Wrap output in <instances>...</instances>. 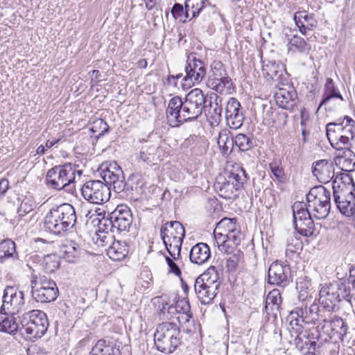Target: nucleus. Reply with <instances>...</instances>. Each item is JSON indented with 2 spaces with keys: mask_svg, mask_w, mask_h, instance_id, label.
I'll return each mask as SVG.
<instances>
[{
  "mask_svg": "<svg viewBox=\"0 0 355 355\" xmlns=\"http://www.w3.org/2000/svg\"><path fill=\"white\" fill-rule=\"evenodd\" d=\"M296 26L302 35H306L308 31L314 30L318 25V21L313 13L306 10L297 11L293 16Z\"/></svg>",
  "mask_w": 355,
  "mask_h": 355,
  "instance_id": "23",
  "label": "nucleus"
},
{
  "mask_svg": "<svg viewBox=\"0 0 355 355\" xmlns=\"http://www.w3.org/2000/svg\"><path fill=\"white\" fill-rule=\"evenodd\" d=\"M312 173L320 182L324 184L333 181L336 176L334 162L327 159L314 162L312 165Z\"/></svg>",
  "mask_w": 355,
  "mask_h": 355,
  "instance_id": "20",
  "label": "nucleus"
},
{
  "mask_svg": "<svg viewBox=\"0 0 355 355\" xmlns=\"http://www.w3.org/2000/svg\"><path fill=\"white\" fill-rule=\"evenodd\" d=\"M207 86L218 93H230L232 89V79L228 76L224 64L220 60H214L210 65Z\"/></svg>",
  "mask_w": 355,
  "mask_h": 355,
  "instance_id": "10",
  "label": "nucleus"
},
{
  "mask_svg": "<svg viewBox=\"0 0 355 355\" xmlns=\"http://www.w3.org/2000/svg\"><path fill=\"white\" fill-rule=\"evenodd\" d=\"M303 243L300 236L295 234H290L286 241V255L291 257L294 254L300 253L302 250Z\"/></svg>",
  "mask_w": 355,
  "mask_h": 355,
  "instance_id": "41",
  "label": "nucleus"
},
{
  "mask_svg": "<svg viewBox=\"0 0 355 355\" xmlns=\"http://www.w3.org/2000/svg\"><path fill=\"white\" fill-rule=\"evenodd\" d=\"M333 98H338L342 101H344L338 88L335 85L333 79L327 78L324 87L322 99L319 105L318 109L322 105H327V103Z\"/></svg>",
  "mask_w": 355,
  "mask_h": 355,
  "instance_id": "31",
  "label": "nucleus"
},
{
  "mask_svg": "<svg viewBox=\"0 0 355 355\" xmlns=\"http://www.w3.org/2000/svg\"><path fill=\"white\" fill-rule=\"evenodd\" d=\"M31 289L33 299L41 303L55 300L59 293L56 283L46 276L33 277Z\"/></svg>",
  "mask_w": 355,
  "mask_h": 355,
  "instance_id": "9",
  "label": "nucleus"
},
{
  "mask_svg": "<svg viewBox=\"0 0 355 355\" xmlns=\"http://www.w3.org/2000/svg\"><path fill=\"white\" fill-rule=\"evenodd\" d=\"M234 144L239 148V150L245 152L254 146V141L252 135L239 133L234 137Z\"/></svg>",
  "mask_w": 355,
  "mask_h": 355,
  "instance_id": "42",
  "label": "nucleus"
},
{
  "mask_svg": "<svg viewBox=\"0 0 355 355\" xmlns=\"http://www.w3.org/2000/svg\"><path fill=\"white\" fill-rule=\"evenodd\" d=\"M291 281V269L288 265L279 261H275L270 265L268 271V282L269 284L284 287Z\"/></svg>",
  "mask_w": 355,
  "mask_h": 355,
  "instance_id": "16",
  "label": "nucleus"
},
{
  "mask_svg": "<svg viewBox=\"0 0 355 355\" xmlns=\"http://www.w3.org/2000/svg\"><path fill=\"white\" fill-rule=\"evenodd\" d=\"M296 288L299 292V300L302 302L306 301L309 296V290L307 283L302 282H297Z\"/></svg>",
  "mask_w": 355,
  "mask_h": 355,
  "instance_id": "59",
  "label": "nucleus"
},
{
  "mask_svg": "<svg viewBox=\"0 0 355 355\" xmlns=\"http://www.w3.org/2000/svg\"><path fill=\"white\" fill-rule=\"evenodd\" d=\"M297 94L291 89L288 91L286 89H280L275 95L276 103L279 107L293 111L296 105Z\"/></svg>",
  "mask_w": 355,
  "mask_h": 355,
  "instance_id": "25",
  "label": "nucleus"
},
{
  "mask_svg": "<svg viewBox=\"0 0 355 355\" xmlns=\"http://www.w3.org/2000/svg\"><path fill=\"white\" fill-rule=\"evenodd\" d=\"M284 32L288 40V50H292L293 48H295L297 51L302 53L309 50V45L301 37L296 35H293L291 37H288V33L291 32V28H284Z\"/></svg>",
  "mask_w": 355,
  "mask_h": 355,
  "instance_id": "38",
  "label": "nucleus"
},
{
  "mask_svg": "<svg viewBox=\"0 0 355 355\" xmlns=\"http://www.w3.org/2000/svg\"><path fill=\"white\" fill-rule=\"evenodd\" d=\"M236 218H223L217 224L214 234L216 239H222L223 243L218 246L220 251L227 253L225 249L230 243L237 245L241 241V232Z\"/></svg>",
  "mask_w": 355,
  "mask_h": 355,
  "instance_id": "7",
  "label": "nucleus"
},
{
  "mask_svg": "<svg viewBox=\"0 0 355 355\" xmlns=\"http://www.w3.org/2000/svg\"><path fill=\"white\" fill-rule=\"evenodd\" d=\"M154 146H143L139 153V159L146 163H151L153 160Z\"/></svg>",
  "mask_w": 355,
  "mask_h": 355,
  "instance_id": "56",
  "label": "nucleus"
},
{
  "mask_svg": "<svg viewBox=\"0 0 355 355\" xmlns=\"http://www.w3.org/2000/svg\"><path fill=\"white\" fill-rule=\"evenodd\" d=\"M293 224L298 223L313 216L309 207H306V204L303 202H295L293 205Z\"/></svg>",
  "mask_w": 355,
  "mask_h": 355,
  "instance_id": "39",
  "label": "nucleus"
},
{
  "mask_svg": "<svg viewBox=\"0 0 355 355\" xmlns=\"http://www.w3.org/2000/svg\"><path fill=\"white\" fill-rule=\"evenodd\" d=\"M201 279H196L194 283V291L198 300L202 304H209L216 296L217 293L215 290H210L208 285H201Z\"/></svg>",
  "mask_w": 355,
  "mask_h": 355,
  "instance_id": "30",
  "label": "nucleus"
},
{
  "mask_svg": "<svg viewBox=\"0 0 355 355\" xmlns=\"http://www.w3.org/2000/svg\"><path fill=\"white\" fill-rule=\"evenodd\" d=\"M206 96L200 89L191 90L182 100L178 96L170 99L166 110L168 120L183 123L196 119L205 107Z\"/></svg>",
  "mask_w": 355,
  "mask_h": 355,
  "instance_id": "1",
  "label": "nucleus"
},
{
  "mask_svg": "<svg viewBox=\"0 0 355 355\" xmlns=\"http://www.w3.org/2000/svg\"><path fill=\"white\" fill-rule=\"evenodd\" d=\"M219 15V11L215 5H212L207 0V3L204 8L202 17L204 19Z\"/></svg>",
  "mask_w": 355,
  "mask_h": 355,
  "instance_id": "58",
  "label": "nucleus"
},
{
  "mask_svg": "<svg viewBox=\"0 0 355 355\" xmlns=\"http://www.w3.org/2000/svg\"><path fill=\"white\" fill-rule=\"evenodd\" d=\"M225 175L216 179L214 188L220 197L232 199L238 196L236 192L243 188L248 176L245 170L239 167L227 171Z\"/></svg>",
  "mask_w": 355,
  "mask_h": 355,
  "instance_id": "5",
  "label": "nucleus"
},
{
  "mask_svg": "<svg viewBox=\"0 0 355 355\" xmlns=\"http://www.w3.org/2000/svg\"><path fill=\"white\" fill-rule=\"evenodd\" d=\"M166 261L169 268V272L175 274L176 276H180L181 270L178 266L174 262L173 259L166 257Z\"/></svg>",
  "mask_w": 355,
  "mask_h": 355,
  "instance_id": "63",
  "label": "nucleus"
},
{
  "mask_svg": "<svg viewBox=\"0 0 355 355\" xmlns=\"http://www.w3.org/2000/svg\"><path fill=\"white\" fill-rule=\"evenodd\" d=\"M173 314H182V313H189L191 311L190 304L186 299L179 300L175 306H173Z\"/></svg>",
  "mask_w": 355,
  "mask_h": 355,
  "instance_id": "57",
  "label": "nucleus"
},
{
  "mask_svg": "<svg viewBox=\"0 0 355 355\" xmlns=\"http://www.w3.org/2000/svg\"><path fill=\"white\" fill-rule=\"evenodd\" d=\"M206 3L207 0H185L184 7L186 18H189L190 13L191 14V19L200 15L202 17Z\"/></svg>",
  "mask_w": 355,
  "mask_h": 355,
  "instance_id": "34",
  "label": "nucleus"
},
{
  "mask_svg": "<svg viewBox=\"0 0 355 355\" xmlns=\"http://www.w3.org/2000/svg\"><path fill=\"white\" fill-rule=\"evenodd\" d=\"M225 119L227 125L231 128H240L244 121L245 116L240 102L236 98H230L225 106Z\"/></svg>",
  "mask_w": 355,
  "mask_h": 355,
  "instance_id": "17",
  "label": "nucleus"
},
{
  "mask_svg": "<svg viewBox=\"0 0 355 355\" xmlns=\"http://www.w3.org/2000/svg\"><path fill=\"white\" fill-rule=\"evenodd\" d=\"M182 241L183 240L180 239H169V241L167 239L163 241L168 254L174 260L178 259L180 257Z\"/></svg>",
  "mask_w": 355,
  "mask_h": 355,
  "instance_id": "47",
  "label": "nucleus"
},
{
  "mask_svg": "<svg viewBox=\"0 0 355 355\" xmlns=\"http://www.w3.org/2000/svg\"><path fill=\"white\" fill-rule=\"evenodd\" d=\"M345 123H346V120L345 118L343 119H338L335 122L329 123L327 125V137L331 144V138L334 137L333 135H338L343 130L345 127Z\"/></svg>",
  "mask_w": 355,
  "mask_h": 355,
  "instance_id": "48",
  "label": "nucleus"
},
{
  "mask_svg": "<svg viewBox=\"0 0 355 355\" xmlns=\"http://www.w3.org/2000/svg\"><path fill=\"white\" fill-rule=\"evenodd\" d=\"M283 69L282 64L270 61L268 64L262 66L263 76L268 80H277L282 74Z\"/></svg>",
  "mask_w": 355,
  "mask_h": 355,
  "instance_id": "36",
  "label": "nucleus"
},
{
  "mask_svg": "<svg viewBox=\"0 0 355 355\" xmlns=\"http://www.w3.org/2000/svg\"><path fill=\"white\" fill-rule=\"evenodd\" d=\"M318 329V337H319V345H322L324 343L330 341L333 338V336L331 333L329 326H328L327 322H323V324H320L316 327Z\"/></svg>",
  "mask_w": 355,
  "mask_h": 355,
  "instance_id": "51",
  "label": "nucleus"
},
{
  "mask_svg": "<svg viewBox=\"0 0 355 355\" xmlns=\"http://www.w3.org/2000/svg\"><path fill=\"white\" fill-rule=\"evenodd\" d=\"M346 123L343 130L338 135H333L331 146L336 149L343 148V146L349 144L355 137V121L349 116H345Z\"/></svg>",
  "mask_w": 355,
  "mask_h": 355,
  "instance_id": "21",
  "label": "nucleus"
},
{
  "mask_svg": "<svg viewBox=\"0 0 355 355\" xmlns=\"http://www.w3.org/2000/svg\"><path fill=\"white\" fill-rule=\"evenodd\" d=\"M160 236L162 241L167 239L183 240L185 236L184 227L182 224L177 220L165 223L160 229Z\"/></svg>",
  "mask_w": 355,
  "mask_h": 355,
  "instance_id": "24",
  "label": "nucleus"
},
{
  "mask_svg": "<svg viewBox=\"0 0 355 355\" xmlns=\"http://www.w3.org/2000/svg\"><path fill=\"white\" fill-rule=\"evenodd\" d=\"M100 176L105 183L110 188L113 187L117 193L123 191L125 189V178L121 168L116 162L103 163L98 170Z\"/></svg>",
  "mask_w": 355,
  "mask_h": 355,
  "instance_id": "13",
  "label": "nucleus"
},
{
  "mask_svg": "<svg viewBox=\"0 0 355 355\" xmlns=\"http://www.w3.org/2000/svg\"><path fill=\"white\" fill-rule=\"evenodd\" d=\"M110 346L107 345V341L101 339L98 340L95 345L92 347L89 355H107L110 354Z\"/></svg>",
  "mask_w": 355,
  "mask_h": 355,
  "instance_id": "53",
  "label": "nucleus"
},
{
  "mask_svg": "<svg viewBox=\"0 0 355 355\" xmlns=\"http://www.w3.org/2000/svg\"><path fill=\"white\" fill-rule=\"evenodd\" d=\"M201 279V285H208L210 290H215L218 293V290L220 285V274L215 266H210L205 272L197 277Z\"/></svg>",
  "mask_w": 355,
  "mask_h": 355,
  "instance_id": "29",
  "label": "nucleus"
},
{
  "mask_svg": "<svg viewBox=\"0 0 355 355\" xmlns=\"http://www.w3.org/2000/svg\"><path fill=\"white\" fill-rule=\"evenodd\" d=\"M324 309H320L318 304L313 302L310 306L307 304L304 306L296 307L291 311L292 317L296 315L301 317L302 322L306 324L315 323L318 320H322L324 318L323 314Z\"/></svg>",
  "mask_w": 355,
  "mask_h": 355,
  "instance_id": "19",
  "label": "nucleus"
},
{
  "mask_svg": "<svg viewBox=\"0 0 355 355\" xmlns=\"http://www.w3.org/2000/svg\"><path fill=\"white\" fill-rule=\"evenodd\" d=\"M60 265V257L53 254L44 256L42 262V266L46 273L54 272Z\"/></svg>",
  "mask_w": 355,
  "mask_h": 355,
  "instance_id": "45",
  "label": "nucleus"
},
{
  "mask_svg": "<svg viewBox=\"0 0 355 355\" xmlns=\"http://www.w3.org/2000/svg\"><path fill=\"white\" fill-rule=\"evenodd\" d=\"M332 285L337 288L336 289V295H338L339 302L345 300L351 304L353 294L351 293V288L347 284V280L345 279H339L333 281Z\"/></svg>",
  "mask_w": 355,
  "mask_h": 355,
  "instance_id": "37",
  "label": "nucleus"
},
{
  "mask_svg": "<svg viewBox=\"0 0 355 355\" xmlns=\"http://www.w3.org/2000/svg\"><path fill=\"white\" fill-rule=\"evenodd\" d=\"M80 178L82 171L77 170L76 166L70 163L58 165L50 168L46 173V184L55 190L64 189L70 192L74 188L76 175Z\"/></svg>",
  "mask_w": 355,
  "mask_h": 355,
  "instance_id": "3",
  "label": "nucleus"
},
{
  "mask_svg": "<svg viewBox=\"0 0 355 355\" xmlns=\"http://www.w3.org/2000/svg\"><path fill=\"white\" fill-rule=\"evenodd\" d=\"M108 130L109 126L107 123L101 119L95 120L90 128L92 132L97 133L96 137L98 138L103 135L105 132H107Z\"/></svg>",
  "mask_w": 355,
  "mask_h": 355,
  "instance_id": "52",
  "label": "nucleus"
},
{
  "mask_svg": "<svg viewBox=\"0 0 355 355\" xmlns=\"http://www.w3.org/2000/svg\"><path fill=\"white\" fill-rule=\"evenodd\" d=\"M83 198L89 203L102 205L107 202L110 198V188L101 180L86 182L82 189Z\"/></svg>",
  "mask_w": 355,
  "mask_h": 355,
  "instance_id": "12",
  "label": "nucleus"
},
{
  "mask_svg": "<svg viewBox=\"0 0 355 355\" xmlns=\"http://www.w3.org/2000/svg\"><path fill=\"white\" fill-rule=\"evenodd\" d=\"M182 331L188 334H195L198 329V325L195 322L194 318H192L186 324L182 327Z\"/></svg>",
  "mask_w": 355,
  "mask_h": 355,
  "instance_id": "62",
  "label": "nucleus"
},
{
  "mask_svg": "<svg viewBox=\"0 0 355 355\" xmlns=\"http://www.w3.org/2000/svg\"><path fill=\"white\" fill-rule=\"evenodd\" d=\"M335 286H333L332 282L322 286L319 293V302L323 309L327 311H333L336 304L339 303L338 295H336Z\"/></svg>",
  "mask_w": 355,
  "mask_h": 355,
  "instance_id": "22",
  "label": "nucleus"
},
{
  "mask_svg": "<svg viewBox=\"0 0 355 355\" xmlns=\"http://www.w3.org/2000/svg\"><path fill=\"white\" fill-rule=\"evenodd\" d=\"M112 227L116 228L119 232L128 231L132 223V215L130 209L125 205H119L110 216Z\"/></svg>",
  "mask_w": 355,
  "mask_h": 355,
  "instance_id": "18",
  "label": "nucleus"
},
{
  "mask_svg": "<svg viewBox=\"0 0 355 355\" xmlns=\"http://www.w3.org/2000/svg\"><path fill=\"white\" fill-rule=\"evenodd\" d=\"M334 162L341 171H353L355 170V154L352 150L347 149L343 152V155L335 157Z\"/></svg>",
  "mask_w": 355,
  "mask_h": 355,
  "instance_id": "32",
  "label": "nucleus"
},
{
  "mask_svg": "<svg viewBox=\"0 0 355 355\" xmlns=\"http://www.w3.org/2000/svg\"><path fill=\"white\" fill-rule=\"evenodd\" d=\"M77 216L74 207L69 203H63L52 208L44 220L46 231L55 235H62L71 232L75 227Z\"/></svg>",
  "mask_w": 355,
  "mask_h": 355,
  "instance_id": "2",
  "label": "nucleus"
},
{
  "mask_svg": "<svg viewBox=\"0 0 355 355\" xmlns=\"http://www.w3.org/2000/svg\"><path fill=\"white\" fill-rule=\"evenodd\" d=\"M322 322H327L333 338L343 340L347 334V325L346 322L340 317L334 315V317L322 318Z\"/></svg>",
  "mask_w": 355,
  "mask_h": 355,
  "instance_id": "27",
  "label": "nucleus"
},
{
  "mask_svg": "<svg viewBox=\"0 0 355 355\" xmlns=\"http://www.w3.org/2000/svg\"><path fill=\"white\" fill-rule=\"evenodd\" d=\"M282 302L280 291L278 289H272L266 297V309H268L269 306H271V309H278Z\"/></svg>",
  "mask_w": 355,
  "mask_h": 355,
  "instance_id": "50",
  "label": "nucleus"
},
{
  "mask_svg": "<svg viewBox=\"0 0 355 355\" xmlns=\"http://www.w3.org/2000/svg\"><path fill=\"white\" fill-rule=\"evenodd\" d=\"M304 340L305 339L302 334H295L293 343L296 348L302 352L304 355H307L308 353L306 351H308L309 347L304 344Z\"/></svg>",
  "mask_w": 355,
  "mask_h": 355,
  "instance_id": "60",
  "label": "nucleus"
},
{
  "mask_svg": "<svg viewBox=\"0 0 355 355\" xmlns=\"http://www.w3.org/2000/svg\"><path fill=\"white\" fill-rule=\"evenodd\" d=\"M15 243L11 239H5L0 243V262L3 263L16 255Z\"/></svg>",
  "mask_w": 355,
  "mask_h": 355,
  "instance_id": "40",
  "label": "nucleus"
},
{
  "mask_svg": "<svg viewBox=\"0 0 355 355\" xmlns=\"http://www.w3.org/2000/svg\"><path fill=\"white\" fill-rule=\"evenodd\" d=\"M35 207L36 204L33 198L31 196H25L17 209L19 217H23L26 214H29L33 211Z\"/></svg>",
  "mask_w": 355,
  "mask_h": 355,
  "instance_id": "49",
  "label": "nucleus"
},
{
  "mask_svg": "<svg viewBox=\"0 0 355 355\" xmlns=\"http://www.w3.org/2000/svg\"><path fill=\"white\" fill-rule=\"evenodd\" d=\"M181 340L180 328L173 322L159 324L154 333L155 346L162 353L173 352L180 345Z\"/></svg>",
  "mask_w": 355,
  "mask_h": 355,
  "instance_id": "4",
  "label": "nucleus"
},
{
  "mask_svg": "<svg viewBox=\"0 0 355 355\" xmlns=\"http://www.w3.org/2000/svg\"><path fill=\"white\" fill-rule=\"evenodd\" d=\"M302 334L305 339L304 344L309 347L308 351H306L307 355H315L316 347H320L318 329L316 327L309 330L304 329Z\"/></svg>",
  "mask_w": 355,
  "mask_h": 355,
  "instance_id": "35",
  "label": "nucleus"
},
{
  "mask_svg": "<svg viewBox=\"0 0 355 355\" xmlns=\"http://www.w3.org/2000/svg\"><path fill=\"white\" fill-rule=\"evenodd\" d=\"M222 113V107L218 105L216 103L214 107L209 112L210 117L214 121L218 122L220 120Z\"/></svg>",
  "mask_w": 355,
  "mask_h": 355,
  "instance_id": "64",
  "label": "nucleus"
},
{
  "mask_svg": "<svg viewBox=\"0 0 355 355\" xmlns=\"http://www.w3.org/2000/svg\"><path fill=\"white\" fill-rule=\"evenodd\" d=\"M308 207L313 217L316 219L326 218L331 209V192L320 185L313 187L306 195Z\"/></svg>",
  "mask_w": 355,
  "mask_h": 355,
  "instance_id": "6",
  "label": "nucleus"
},
{
  "mask_svg": "<svg viewBox=\"0 0 355 355\" xmlns=\"http://www.w3.org/2000/svg\"><path fill=\"white\" fill-rule=\"evenodd\" d=\"M295 229L297 232L304 236H311L315 231V225L312 219V216L306 218L304 220L299 221L295 224Z\"/></svg>",
  "mask_w": 355,
  "mask_h": 355,
  "instance_id": "46",
  "label": "nucleus"
},
{
  "mask_svg": "<svg viewBox=\"0 0 355 355\" xmlns=\"http://www.w3.org/2000/svg\"><path fill=\"white\" fill-rule=\"evenodd\" d=\"M184 71L186 75L182 80L185 82L190 81L193 85L200 83L207 73L204 62L197 59L195 53L188 55Z\"/></svg>",
  "mask_w": 355,
  "mask_h": 355,
  "instance_id": "15",
  "label": "nucleus"
},
{
  "mask_svg": "<svg viewBox=\"0 0 355 355\" xmlns=\"http://www.w3.org/2000/svg\"><path fill=\"white\" fill-rule=\"evenodd\" d=\"M333 200L338 205L342 201L355 198V185L353 179L348 173L337 174L332 182Z\"/></svg>",
  "mask_w": 355,
  "mask_h": 355,
  "instance_id": "11",
  "label": "nucleus"
},
{
  "mask_svg": "<svg viewBox=\"0 0 355 355\" xmlns=\"http://www.w3.org/2000/svg\"><path fill=\"white\" fill-rule=\"evenodd\" d=\"M20 323L24 333L30 338H41L49 327L47 316L40 310H32L23 313L20 317Z\"/></svg>",
  "mask_w": 355,
  "mask_h": 355,
  "instance_id": "8",
  "label": "nucleus"
},
{
  "mask_svg": "<svg viewBox=\"0 0 355 355\" xmlns=\"http://www.w3.org/2000/svg\"><path fill=\"white\" fill-rule=\"evenodd\" d=\"M210 257L211 252L207 243H197L190 250L189 258L191 261L198 265L205 263Z\"/></svg>",
  "mask_w": 355,
  "mask_h": 355,
  "instance_id": "28",
  "label": "nucleus"
},
{
  "mask_svg": "<svg viewBox=\"0 0 355 355\" xmlns=\"http://www.w3.org/2000/svg\"><path fill=\"white\" fill-rule=\"evenodd\" d=\"M25 305L24 293L15 286H6L3 291L1 313L4 315H17Z\"/></svg>",
  "mask_w": 355,
  "mask_h": 355,
  "instance_id": "14",
  "label": "nucleus"
},
{
  "mask_svg": "<svg viewBox=\"0 0 355 355\" xmlns=\"http://www.w3.org/2000/svg\"><path fill=\"white\" fill-rule=\"evenodd\" d=\"M218 145L223 155H227L232 152L234 146V138L229 136L226 130L220 132L217 141Z\"/></svg>",
  "mask_w": 355,
  "mask_h": 355,
  "instance_id": "44",
  "label": "nucleus"
},
{
  "mask_svg": "<svg viewBox=\"0 0 355 355\" xmlns=\"http://www.w3.org/2000/svg\"><path fill=\"white\" fill-rule=\"evenodd\" d=\"M81 251V247L73 241H67L59 248L60 256L69 263L76 262L80 257Z\"/></svg>",
  "mask_w": 355,
  "mask_h": 355,
  "instance_id": "26",
  "label": "nucleus"
},
{
  "mask_svg": "<svg viewBox=\"0 0 355 355\" xmlns=\"http://www.w3.org/2000/svg\"><path fill=\"white\" fill-rule=\"evenodd\" d=\"M270 170L275 177V180L279 183H284L286 180L285 173L284 168L277 163L269 164Z\"/></svg>",
  "mask_w": 355,
  "mask_h": 355,
  "instance_id": "55",
  "label": "nucleus"
},
{
  "mask_svg": "<svg viewBox=\"0 0 355 355\" xmlns=\"http://www.w3.org/2000/svg\"><path fill=\"white\" fill-rule=\"evenodd\" d=\"M173 310H175L173 305L168 304L167 302H163L162 304V308L159 309L160 314H162L168 319L173 317Z\"/></svg>",
  "mask_w": 355,
  "mask_h": 355,
  "instance_id": "61",
  "label": "nucleus"
},
{
  "mask_svg": "<svg viewBox=\"0 0 355 355\" xmlns=\"http://www.w3.org/2000/svg\"><path fill=\"white\" fill-rule=\"evenodd\" d=\"M128 253V245L124 241H114L107 250V256L113 261L123 259Z\"/></svg>",
  "mask_w": 355,
  "mask_h": 355,
  "instance_id": "33",
  "label": "nucleus"
},
{
  "mask_svg": "<svg viewBox=\"0 0 355 355\" xmlns=\"http://www.w3.org/2000/svg\"><path fill=\"white\" fill-rule=\"evenodd\" d=\"M291 321L289 323L288 330L291 334L292 336H294L295 334H302L304 331V327L302 324V318L301 317H297L296 315H294L293 317L291 315Z\"/></svg>",
  "mask_w": 355,
  "mask_h": 355,
  "instance_id": "54",
  "label": "nucleus"
},
{
  "mask_svg": "<svg viewBox=\"0 0 355 355\" xmlns=\"http://www.w3.org/2000/svg\"><path fill=\"white\" fill-rule=\"evenodd\" d=\"M8 315L0 317V331L15 334L19 329V324L15 321V315Z\"/></svg>",
  "mask_w": 355,
  "mask_h": 355,
  "instance_id": "43",
  "label": "nucleus"
}]
</instances>
